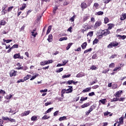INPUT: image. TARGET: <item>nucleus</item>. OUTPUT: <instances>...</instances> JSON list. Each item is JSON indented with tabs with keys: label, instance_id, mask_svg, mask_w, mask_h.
Here are the masks:
<instances>
[{
	"label": "nucleus",
	"instance_id": "f257e3e1",
	"mask_svg": "<svg viewBox=\"0 0 126 126\" xmlns=\"http://www.w3.org/2000/svg\"><path fill=\"white\" fill-rule=\"evenodd\" d=\"M119 46V42L114 41L111 42L108 46L107 48L108 49H111L113 48V47H118Z\"/></svg>",
	"mask_w": 126,
	"mask_h": 126
},
{
	"label": "nucleus",
	"instance_id": "f03ea898",
	"mask_svg": "<svg viewBox=\"0 0 126 126\" xmlns=\"http://www.w3.org/2000/svg\"><path fill=\"white\" fill-rule=\"evenodd\" d=\"M102 25V22L101 21H97L94 25V29H97L98 27H100Z\"/></svg>",
	"mask_w": 126,
	"mask_h": 126
},
{
	"label": "nucleus",
	"instance_id": "7ed1b4c3",
	"mask_svg": "<svg viewBox=\"0 0 126 126\" xmlns=\"http://www.w3.org/2000/svg\"><path fill=\"white\" fill-rule=\"evenodd\" d=\"M83 28H84V29H86L87 31H88L89 29H92V26H90L88 24H85L83 25Z\"/></svg>",
	"mask_w": 126,
	"mask_h": 126
},
{
	"label": "nucleus",
	"instance_id": "20e7f679",
	"mask_svg": "<svg viewBox=\"0 0 126 126\" xmlns=\"http://www.w3.org/2000/svg\"><path fill=\"white\" fill-rule=\"evenodd\" d=\"M13 59H20L21 60H23V59H24V57L23 56H20V53H18L14 55Z\"/></svg>",
	"mask_w": 126,
	"mask_h": 126
},
{
	"label": "nucleus",
	"instance_id": "39448f33",
	"mask_svg": "<svg viewBox=\"0 0 126 126\" xmlns=\"http://www.w3.org/2000/svg\"><path fill=\"white\" fill-rule=\"evenodd\" d=\"M123 94V91H119L116 92L114 94V96L116 97V98H120L121 97V95Z\"/></svg>",
	"mask_w": 126,
	"mask_h": 126
},
{
	"label": "nucleus",
	"instance_id": "423d86ee",
	"mask_svg": "<svg viewBox=\"0 0 126 126\" xmlns=\"http://www.w3.org/2000/svg\"><path fill=\"white\" fill-rule=\"evenodd\" d=\"M69 89H67L65 90L66 94H68V93H71L72 91H73V88L72 86H68Z\"/></svg>",
	"mask_w": 126,
	"mask_h": 126
},
{
	"label": "nucleus",
	"instance_id": "0eeeda50",
	"mask_svg": "<svg viewBox=\"0 0 126 126\" xmlns=\"http://www.w3.org/2000/svg\"><path fill=\"white\" fill-rule=\"evenodd\" d=\"M90 19V15L89 14H86L83 16V22H85V21H87L88 19Z\"/></svg>",
	"mask_w": 126,
	"mask_h": 126
},
{
	"label": "nucleus",
	"instance_id": "6e6552de",
	"mask_svg": "<svg viewBox=\"0 0 126 126\" xmlns=\"http://www.w3.org/2000/svg\"><path fill=\"white\" fill-rule=\"evenodd\" d=\"M125 64H120V66L119 67H116L114 69H113V71H119V70H121V69H122V67H123V66H124Z\"/></svg>",
	"mask_w": 126,
	"mask_h": 126
},
{
	"label": "nucleus",
	"instance_id": "1a4fd4ad",
	"mask_svg": "<svg viewBox=\"0 0 126 126\" xmlns=\"http://www.w3.org/2000/svg\"><path fill=\"white\" fill-rule=\"evenodd\" d=\"M9 74H10V77H12V76H16V71L14 70H12L10 71Z\"/></svg>",
	"mask_w": 126,
	"mask_h": 126
},
{
	"label": "nucleus",
	"instance_id": "9d476101",
	"mask_svg": "<svg viewBox=\"0 0 126 126\" xmlns=\"http://www.w3.org/2000/svg\"><path fill=\"white\" fill-rule=\"evenodd\" d=\"M102 35H104V36H107V35H108V34H110V31H108V30H104L102 32Z\"/></svg>",
	"mask_w": 126,
	"mask_h": 126
},
{
	"label": "nucleus",
	"instance_id": "9b49d317",
	"mask_svg": "<svg viewBox=\"0 0 126 126\" xmlns=\"http://www.w3.org/2000/svg\"><path fill=\"white\" fill-rule=\"evenodd\" d=\"M108 26V29L107 30L109 31V30H111L112 29L114 28L115 27V24H108L107 25Z\"/></svg>",
	"mask_w": 126,
	"mask_h": 126
},
{
	"label": "nucleus",
	"instance_id": "f8f14e48",
	"mask_svg": "<svg viewBox=\"0 0 126 126\" xmlns=\"http://www.w3.org/2000/svg\"><path fill=\"white\" fill-rule=\"evenodd\" d=\"M30 114V110L25 111L24 113L21 114V117H24L25 116H28Z\"/></svg>",
	"mask_w": 126,
	"mask_h": 126
},
{
	"label": "nucleus",
	"instance_id": "ddd939ff",
	"mask_svg": "<svg viewBox=\"0 0 126 126\" xmlns=\"http://www.w3.org/2000/svg\"><path fill=\"white\" fill-rule=\"evenodd\" d=\"M81 7L82 8V9H85V8H87V4L84 2H83L81 4Z\"/></svg>",
	"mask_w": 126,
	"mask_h": 126
},
{
	"label": "nucleus",
	"instance_id": "4468645a",
	"mask_svg": "<svg viewBox=\"0 0 126 126\" xmlns=\"http://www.w3.org/2000/svg\"><path fill=\"white\" fill-rule=\"evenodd\" d=\"M47 41H48V42L49 43H51V42H52V41H53V35L52 34H50L49 35L48 38L47 39Z\"/></svg>",
	"mask_w": 126,
	"mask_h": 126
},
{
	"label": "nucleus",
	"instance_id": "2eb2a0df",
	"mask_svg": "<svg viewBox=\"0 0 126 126\" xmlns=\"http://www.w3.org/2000/svg\"><path fill=\"white\" fill-rule=\"evenodd\" d=\"M126 19V13H123L121 16L120 20H125Z\"/></svg>",
	"mask_w": 126,
	"mask_h": 126
},
{
	"label": "nucleus",
	"instance_id": "dca6fc26",
	"mask_svg": "<svg viewBox=\"0 0 126 126\" xmlns=\"http://www.w3.org/2000/svg\"><path fill=\"white\" fill-rule=\"evenodd\" d=\"M85 76V74L84 73L80 72L77 74L76 77L79 78V77H82Z\"/></svg>",
	"mask_w": 126,
	"mask_h": 126
},
{
	"label": "nucleus",
	"instance_id": "f3484780",
	"mask_svg": "<svg viewBox=\"0 0 126 126\" xmlns=\"http://www.w3.org/2000/svg\"><path fill=\"white\" fill-rule=\"evenodd\" d=\"M89 106H90V103H89V102H87L81 105V108H82V109H84V108L89 107Z\"/></svg>",
	"mask_w": 126,
	"mask_h": 126
},
{
	"label": "nucleus",
	"instance_id": "a211bd4d",
	"mask_svg": "<svg viewBox=\"0 0 126 126\" xmlns=\"http://www.w3.org/2000/svg\"><path fill=\"white\" fill-rule=\"evenodd\" d=\"M66 120H67V119L66 116L61 117L59 119V121L60 122H62V121H66Z\"/></svg>",
	"mask_w": 126,
	"mask_h": 126
},
{
	"label": "nucleus",
	"instance_id": "6ab92c4d",
	"mask_svg": "<svg viewBox=\"0 0 126 126\" xmlns=\"http://www.w3.org/2000/svg\"><path fill=\"white\" fill-rule=\"evenodd\" d=\"M90 90H91V88H87L85 89L82 91L83 93H85V92H90Z\"/></svg>",
	"mask_w": 126,
	"mask_h": 126
},
{
	"label": "nucleus",
	"instance_id": "aec40b11",
	"mask_svg": "<svg viewBox=\"0 0 126 126\" xmlns=\"http://www.w3.org/2000/svg\"><path fill=\"white\" fill-rule=\"evenodd\" d=\"M81 47L83 50L86 49V47H87V42H85L82 43V44L81 45Z\"/></svg>",
	"mask_w": 126,
	"mask_h": 126
},
{
	"label": "nucleus",
	"instance_id": "412c9836",
	"mask_svg": "<svg viewBox=\"0 0 126 126\" xmlns=\"http://www.w3.org/2000/svg\"><path fill=\"white\" fill-rule=\"evenodd\" d=\"M99 102H100V103L103 104V105H105V104H106V102H107V99L104 98L101 100H99Z\"/></svg>",
	"mask_w": 126,
	"mask_h": 126
},
{
	"label": "nucleus",
	"instance_id": "4be33fe9",
	"mask_svg": "<svg viewBox=\"0 0 126 126\" xmlns=\"http://www.w3.org/2000/svg\"><path fill=\"white\" fill-rule=\"evenodd\" d=\"M53 109H54L53 107L49 108L45 112V113H44V115H46V114L50 113V112H52V110H53Z\"/></svg>",
	"mask_w": 126,
	"mask_h": 126
},
{
	"label": "nucleus",
	"instance_id": "5701e85b",
	"mask_svg": "<svg viewBox=\"0 0 126 126\" xmlns=\"http://www.w3.org/2000/svg\"><path fill=\"white\" fill-rule=\"evenodd\" d=\"M58 9H59L58 6L55 5V6L53 8V12L54 14H56V11L57 10H58Z\"/></svg>",
	"mask_w": 126,
	"mask_h": 126
},
{
	"label": "nucleus",
	"instance_id": "b1692460",
	"mask_svg": "<svg viewBox=\"0 0 126 126\" xmlns=\"http://www.w3.org/2000/svg\"><path fill=\"white\" fill-rule=\"evenodd\" d=\"M93 7H94V8H95V9H98V8L99 7V3H98L97 2H95L94 4Z\"/></svg>",
	"mask_w": 126,
	"mask_h": 126
},
{
	"label": "nucleus",
	"instance_id": "393cba45",
	"mask_svg": "<svg viewBox=\"0 0 126 126\" xmlns=\"http://www.w3.org/2000/svg\"><path fill=\"white\" fill-rule=\"evenodd\" d=\"M52 30V26H49L48 28L47 32H46V35H48L50 32Z\"/></svg>",
	"mask_w": 126,
	"mask_h": 126
},
{
	"label": "nucleus",
	"instance_id": "a878e982",
	"mask_svg": "<svg viewBox=\"0 0 126 126\" xmlns=\"http://www.w3.org/2000/svg\"><path fill=\"white\" fill-rule=\"evenodd\" d=\"M26 8V4L23 3L22 4V7L20 8V10H24Z\"/></svg>",
	"mask_w": 126,
	"mask_h": 126
},
{
	"label": "nucleus",
	"instance_id": "bb28decb",
	"mask_svg": "<svg viewBox=\"0 0 126 126\" xmlns=\"http://www.w3.org/2000/svg\"><path fill=\"white\" fill-rule=\"evenodd\" d=\"M5 24H6V22H5L4 20H2L0 21V26H4Z\"/></svg>",
	"mask_w": 126,
	"mask_h": 126
},
{
	"label": "nucleus",
	"instance_id": "cd10ccee",
	"mask_svg": "<svg viewBox=\"0 0 126 126\" xmlns=\"http://www.w3.org/2000/svg\"><path fill=\"white\" fill-rule=\"evenodd\" d=\"M66 40H67V37H61L59 39L60 42H62L63 41H65Z\"/></svg>",
	"mask_w": 126,
	"mask_h": 126
},
{
	"label": "nucleus",
	"instance_id": "c85d7f7f",
	"mask_svg": "<svg viewBox=\"0 0 126 126\" xmlns=\"http://www.w3.org/2000/svg\"><path fill=\"white\" fill-rule=\"evenodd\" d=\"M110 21V19H108V17H105L104 18V24H107V23H108V22Z\"/></svg>",
	"mask_w": 126,
	"mask_h": 126
},
{
	"label": "nucleus",
	"instance_id": "c756f323",
	"mask_svg": "<svg viewBox=\"0 0 126 126\" xmlns=\"http://www.w3.org/2000/svg\"><path fill=\"white\" fill-rule=\"evenodd\" d=\"M46 64H48V63L46 61H43L40 63V65H46Z\"/></svg>",
	"mask_w": 126,
	"mask_h": 126
},
{
	"label": "nucleus",
	"instance_id": "7c9ffc66",
	"mask_svg": "<svg viewBox=\"0 0 126 126\" xmlns=\"http://www.w3.org/2000/svg\"><path fill=\"white\" fill-rule=\"evenodd\" d=\"M94 33V32L93 31L89 32L87 34V36H90L91 37H93Z\"/></svg>",
	"mask_w": 126,
	"mask_h": 126
},
{
	"label": "nucleus",
	"instance_id": "2f4dec72",
	"mask_svg": "<svg viewBox=\"0 0 126 126\" xmlns=\"http://www.w3.org/2000/svg\"><path fill=\"white\" fill-rule=\"evenodd\" d=\"M95 108H96V106H95V105H92L90 108L89 110L91 112H92V111H93V110H94L95 109Z\"/></svg>",
	"mask_w": 126,
	"mask_h": 126
},
{
	"label": "nucleus",
	"instance_id": "473e14b6",
	"mask_svg": "<svg viewBox=\"0 0 126 126\" xmlns=\"http://www.w3.org/2000/svg\"><path fill=\"white\" fill-rule=\"evenodd\" d=\"M116 37H121L122 40H125L126 38V36L125 35H121L120 34L117 35Z\"/></svg>",
	"mask_w": 126,
	"mask_h": 126
},
{
	"label": "nucleus",
	"instance_id": "72a5a7b5",
	"mask_svg": "<svg viewBox=\"0 0 126 126\" xmlns=\"http://www.w3.org/2000/svg\"><path fill=\"white\" fill-rule=\"evenodd\" d=\"M99 43V39L95 38L93 42V45H95V44H98Z\"/></svg>",
	"mask_w": 126,
	"mask_h": 126
},
{
	"label": "nucleus",
	"instance_id": "f704fd0d",
	"mask_svg": "<svg viewBox=\"0 0 126 126\" xmlns=\"http://www.w3.org/2000/svg\"><path fill=\"white\" fill-rule=\"evenodd\" d=\"M115 63H111L109 65V67L110 68H114L115 67Z\"/></svg>",
	"mask_w": 126,
	"mask_h": 126
},
{
	"label": "nucleus",
	"instance_id": "c9c22d12",
	"mask_svg": "<svg viewBox=\"0 0 126 126\" xmlns=\"http://www.w3.org/2000/svg\"><path fill=\"white\" fill-rule=\"evenodd\" d=\"M73 44V43H69L68 44L67 46L66 47V49L67 50H69V49H70V47H71V46H72Z\"/></svg>",
	"mask_w": 126,
	"mask_h": 126
},
{
	"label": "nucleus",
	"instance_id": "e433bc0d",
	"mask_svg": "<svg viewBox=\"0 0 126 126\" xmlns=\"http://www.w3.org/2000/svg\"><path fill=\"white\" fill-rule=\"evenodd\" d=\"M30 76H31V75H27L24 78V80H25V81H26V80H28V79L30 78Z\"/></svg>",
	"mask_w": 126,
	"mask_h": 126
},
{
	"label": "nucleus",
	"instance_id": "4c0bfd02",
	"mask_svg": "<svg viewBox=\"0 0 126 126\" xmlns=\"http://www.w3.org/2000/svg\"><path fill=\"white\" fill-rule=\"evenodd\" d=\"M119 123L124 125V117H122L119 118Z\"/></svg>",
	"mask_w": 126,
	"mask_h": 126
},
{
	"label": "nucleus",
	"instance_id": "58836bf2",
	"mask_svg": "<svg viewBox=\"0 0 126 126\" xmlns=\"http://www.w3.org/2000/svg\"><path fill=\"white\" fill-rule=\"evenodd\" d=\"M91 69L92 70H96V69H98V67H96V66L93 65L91 67Z\"/></svg>",
	"mask_w": 126,
	"mask_h": 126
},
{
	"label": "nucleus",
	"instance_id": "ea45409f",
	"mask_svg": "<svg viewBox=\"0 0 126 126\" xmlns=\"http://www.w3.org/2000/svg\"><path fill=\"white\" fill-rule=\"evenodd\" d=\"M96 15H103L104 14V12L99 11L96 13Z\"/></svg>",
	"mask_w": 126,
	"mask_h": 126
},
{
	"label": "nucleus",
	"instance_id": "a19ab883",
	"mask_svg": "<svg viewBox=\"0 0 126 126\" xmlns=\"http://www.w3.org/2000/svg\"><path fill=\"white\" fill-rule=\"evenodd\" d=\"M37 76H39V74H36L35 75L32 76V78L30 79V80H34Z\"/></svg>",
	"mask_w": 126,
	"mask_h": 126
},
{
	"label": "nucleus",
	"instance_id": "79ce46f5",
	"mask_svg": "<svg viewBox=\"0 0 126 126\" xmlns=\"http://www.w3.org/2000/svg\"><path fill=\"white\" fill-rule=\"evenodd\" d=\"M117 56L118 55L116 54L112 55L109 57V59L112 60V59H115V58H117Z\"/></svg>",
	"mask_w": 126,
	"mask_h": 126
},
{
	"label": "nucleus",
	"instance_id": "37998d69",
	"mask_svg": "<svg viewBox=\"0 0 126 126\" xmlns=\"http://www.w3.org/2000/svg\"><path fill=\"white\" fill-rule=\"evenodd\" d=\"M3 42H6L7 44H8V43H10V42H12V40L11 39H7L5 40V39H3Z\"/></svg>",
	"mask_w": 126,
	"mask_h": 126
},
{
	"label": "nucleus",
	"instance_id": "c03bdc74",
	"mask_svg": "<svg viewBox=\"0 0 126 126\" xmlns=\"http://www.w3.org/2000/svg\"><path fill=\"white\" fill-rule=\"evenodd\" d=\"M71 74H68V75H63V76H62V78H67L68 77H70L71 76Z\"/></svg>",
	"mask_w": 126,
	"mask_h": 126
},
{
	"label": "nucleus",
	"instance_id": "a18cd8bd",
	"mask_svg": "<svg viewBox=\"0 0 126 126\" xmlns=\"http://www.w3.org/2000/svg\"><path fill=\"white\" fill-rule=\"evenodd\" d=\"M125 100H126V97H119L118 101H119V102H124Z\"/></svg>",
	"mask_w": 126,
	"mask_h": 126
},
{
	"label": "nucleus",
	"instance_id": "49530a36",
	"mask_svg": "<svg viewBox=\"0 0 126 126\" xmlns=\"http://www.w3.org/2000/svg\"><path fill=\"white\" fill-rule=\"evenodd\" d=\"M87 99H88V97H81L80 101H82V102H80V103H82L83 101H86V100H87Z\"/></svg>",
	"mask_w": 126,
	"mask_h": 126
},
{
	"label": "nucleus",
	"instance_id": "de8ad7c7",
	"mask_svg": "<svg viewBox=\"0 0 126 126\" xmlns=\"http://www.w3.org/2000/svg\"><path fill=\"white\" fill-rule=\"evenodd\" d=\"M48 119H50V117H48L47 115H45L42 117V120H48Z\"/></svg>",
	"mask_w": 126,
	"mask_h": 126
},
{
	"label": "nucleus",
	"instance_id": "09e8293b",
	"mask_svg": "<svg viewBox=\"0 0 126 126\" xmlns=\"http://www.w3.org/2000/svg\"><path fill=\"white\" fill-rule=\"evenodd\" d=\"M32 36H33V37H34V38L36 37V36H37V35H38V33L37 32H32Z\"/></svg>",
	"mask_w": 126,
	"mask_h": 126
},
{
	"label": "nucleus",
	"instance_id": "8fccbe9b",
	"mask_svg": "<svg viewBox=\"0 0 126 126\" xmlns=\"http://www.w3.org/2000/svg\"><path fill=\"white\" fill-rule=\"evenodd\" d=\"M92 51V48H89V49H87L85 51H84V54H87L89 52H91Z\"/></svg>",
	"mask_w": 126,
	"mask_h": 126
},
{
	"label": "nucleus",
	"instance_id": "3c124183",
	"mask_svg": "<svg viewBox=\"0 0 126 126\" xmlns=\"http://www.w3.org/2000/svg\"><path fill=\"white\" fill-rule=\"evenodd\" d=\"M1 12L2 15H4L6 13V10H5V8L2 9Z\"/></svg>",
	"mask_w": 126,
	"mask_h": 126
},
{
	"label": "nucleus",
	"instance_id": "603ef678",
	"mask_svg": "<svg viewBox=\"0 0 126 126\" xmlns=\"http://www.w3.org/2000/svg\"><path fill=\"white\" fill-rule=\"evenodd\" d=\"M119 101V97H116L113 98V99L111 100V102H117Z\"/></svg>",
	"mask_w": 126,
	"mask_h": 126
},
{
	"label": "nucleus",
	"instance_id": "864d4df0",
	"mask_svg": "<svg viewBox=\"0 0 126 126\" xmlns=\"http://www.w3.org/2000/svg\"><path fill=\"white\" fill-rule=\"evenodd\" d=\"M76 17V15H73L71 18H70V20L72 22H73L74 21V18Z\"/></svg>",
	"mask_w": 126,
	"mask_h": 126
},
{
	"label": "nucleus",
	"instance_id": "5fc2aeb1",
	"mask_svg": "<svg viewBox=\"0 0 126 126\" xmlns=\"http://www.w3.org/2000/svg\"><path fill=\"white\" fill-rule=\"evenodd\" d=\"M92 59H93V60L97 59V54H94L92 57Z\"/></svg>",
	"mask_w": 126,
	"mask_h": 126
},
{
	"label": "nucleus",
	"instance_id": "6e6d98bb",
	"mask_svg": "<svg viewBox=\"0 0 126 126\" xmlns=\"http://www.w3.org/2000/svg\"><path fill=\"white\" fill-rule=\"evenodd\" d=\"M13 6H10V7H9L8 8L7 11H8V12L11 11L12 10V9H13Z\"/></svg>",
	"mask_w": 126,
	"mask_h": 126
},
{
	"label": "nucleus",
	"instance_id": "4d7b16f0",
	"mask_svg": "<svg viewBox=\"0 0 126 126\" xmlns=\"http://www.w3.org/2000/svg\"><path fill=\"white\" fill-rule=\"evenodd\" d=\"M8 121H9V122H10L11 123H15V119L9 118Z\"/></svg>",
	"mask_w": 126,
	"mask_h": 126
},
{
	"label": "nucleus",
	"instance_id": "13d9d810",
	"mask_svg": "<svg viewBox=\"0 0 126 126\" xmlns=\"http://www.w3.org/2000/svg\"><path fill=\"white\" fill-rule=\"evenodd\" d=\"M66 64V63H63V64L59 63L57 64V67L63 66V65H65Z\"/></svg>",
	"mask_w": 126,
	"mask_h": 126
},
{
	"label": "nucleus",
	"instance_id": "bf43d9fd",
	"mask_svg": "<svg viewBox=\"0 0 126 126\" xmlns=\"http://www.w3.org/2000/svg\"><path fill=\"white\" fill-rule=\"evenodd\" d=\"M94 95H95V93H94V92H92L89 94V96H94Z\"/></svg>",
	"mask_w": 126,
	"mask_h": 126
},
{
	"label": "nucleus",
	"instance_id": "052dcab7",
	"mask_svg": "<svg viewBox=\"0 0 126 126\" xmlns=\"http://www.w3.org/2000/svg\"><path fill=\"white\" fill-rule=\"evenodd\" d=\"M63 70V68H59L58 70H57L56 72H62Z\"/></svg>",
	"mask_w": 126,
	"mask_h": 126
},
{
	"label": "nucleus",
	"instance_id": "680f3d73",
	"mask_svg": "<svg viewBox=\"0 0 126 126\" xmlns=\"http://www.w3.org/2000/svg\"><path fill=\"white\" fill-rule=\"evenodd\" d=\"M108 71H110V69H105L102 71V73H104L106 74L107 73V72H108Z\"/></svg>",
	"mask_w": 126,
	"mask_h": 126
},
{
	"label": "nucleus",
	"instance_id": "e2e57ef3",
	"mask_svg": "<svg viewBox=\"0 0 126 126\" xmlns=\"http://www.w3.org/2000/svg\"><path fill=\"white\" fill-rule=\"evenodd\" d=\"M104 116H108L109 115H110V114H111V112H109L108 111L104 112Z\"/></svg>",
	"mask_w": 126,
	"mask_h": 126
},
{
	"label": "nucleus",
	"instance_id": "0e129e2a",
	"mask_svg": "<svg viewBox=\"0 0 126 126\" xmlns=\"http://www.w3.org/2000/svg\"><path fill=\"white\" fill-rule=\"evenodd\" d=\"M31 120H32V121H36V120H37V117L36 116H32L31 118Z\"/></svg>",
	"mask_w": 126,
	"mask_h": 126
},
{
	"label": "nucleus",
	"instance_id": "69168bd1",
	"mask_svg": "<svg viewBox=\"0 0 126 126\" xmlns=\"http://www.w3.org/2000/svg\"><path fill=\"white\" fill-rule=\"evenodd\" d=\"M0 94H2L3 95H4V94H5V91L2 90H0Z\"/></svg>",
	"mask_w": 126,
	"mask_h": 126
},
{
	"label": "nucleus",
	"instance_id": "338daca9",
	"mask_svg": "<svg viewBox=\"0 0 126 126\" xmlns=\"http://www.w3.org/2000/svg\"><path fill=\"white\" fill-rule=\"evenodd\" d=\"M24 81H25L24 79H20L19 80L17 81V83H20V82H24Z\"/></svg>",
	"mask_w": 126,
	"mask_h": 126
},
{
	"label": "nucleus",
	"instance_id": "774afa93",
	"mask_svg": "<svg viewBox=\"0 0 126 126\" xmlns=\"http://www.w3.org/2000/svg\"><path fill=\"white\" fill-rule=\"evenodd\" d=\"M91 22L94 23L95 22V18L94 17L91 18Z\"/></svg>",
	"mask_w": 126,
	"mask_h": 126
}]
</instances>
